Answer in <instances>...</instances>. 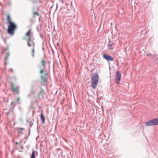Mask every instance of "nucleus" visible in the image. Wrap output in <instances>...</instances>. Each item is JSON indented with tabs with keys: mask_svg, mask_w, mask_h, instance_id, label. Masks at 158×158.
Segmentation results:
<instances>
[{
	"mask_svg": "<svg viewBox=\"0 0 158 158\" xmlns=\"http://www.w3.org/2000/svg\"><path fill=\"white\" fill-rule=\"evenodd\" d=\"M9 23L7 32L9 34H13L16 28V25L13 22H10Z\"/></svg>",
	"mask_w": 158,
	"mask_h": 158,
	"instance_id": "obj_2",
	"label": "nucleus"
},
{
	"mask_svg": "<svg viewBox=\"0 0 158 158\" xmlns=\"http://www.w3.org/2000/svg\"><path fill=\"white\" fill-rule=\"evenodd\" d=\"M10 55V54L9 53H7V57H5V61H6L8 59V57Z\"/></svg>",
	"mask_w": 158,
	"mask_h": 158,
	"instance_id": "obj_17",
	"label": "nucleus"
},
{
	"mask_svg": "<svg viewBox=\"0 0 158 158\" xmlns=\"http://www.w3.org/2000/svg\"><path fill=\"white\" fill-rule=\"evenodd\" d=\"M92 87L93 88L95 89L98 84V76L97 73H95L93 75V76L91 77Z\"/></svg>",
	"mask_w": 158,
	"mask_h": 158,
	"instance_id": "obj_1",
	"label": "nucleus"
},
{
	"mask_svg": "<svg viewBox=\"0 0 158 158\" xmlns=\"http://www.w3.org/2000/svg\"><path fill=\"white\" fill-rule=\"evenodd\" d=\"M31 29H29V31L26 33V36H31L30 35H29V34L31 33Z\"/></svg>",
	"mask_w": 158,
	"mask_h": 158,
	"instance_id": "obj_15",
	"label": "nucleus"
},
{
	"mask_svg": "<svg viewBox=\"0 0 158 158\" xmlns=\"http://www.w3.org/2000/svg\"><path fill=\"white\" fill-rule=\"evenodd\" d=\"M15 104V106L16 105L15 102L13 101V102H11V105L12 106L13 105V104Z\"/></svg>",
	"mask_w": 158,
	"mask_h": 158,
	"instance_id": "obj_22",
	"label": "nucleus"
},
{
	"mask_svg": "<svg viewBox=\"0 0 158 158\" xmlns=\"http://www.w3.org/2000/svg\"><path fill=\"white\" fill-rule=\"evenodd\" d=\"M19 109H20V110H21V108L20 107H19Z\"/></svg>",
	"mask_w": 158,
	"mask_h": 158,
	"instance_id": "obj_32",
	"label": "nucleus"
},
{
	"mask_svg": "<svg viewBox=\"0 0 158 158\" xmlns=\"http://www.w3.org/2000/svg\"><path fill=\"white\" fill-rule=\"evenodd\" d=\"M35 151L34 150H33L32 152V153L31 155V158H35Z\"/></svg>",
	"mask_w": 158,
	"mask_h": 158,
	"instance_id": "obj_13",
	"label": "nucleus"
},
{
	"mask_svg": "<svg viewBox=\"0 0 158 158\" xmlns=\"http://www.w3.org/2000/svg\"><path fill=\"white\" fill-rule=\"evenodd\" d=\"M19 87H17L16 88H13L12 89H11L14 93L18 94L19 93Z\"/></svg>",
	"mask_w": 158,
	"mask_h": 158,
	"instance_id": "obj_10",
	"label": "nucleus"
},
{
	"mask_svg": "<svg viewBox=\"0 0 158 158\" xmlns=\"http://www.w3.org/2000/svg\"><path fill=\"white\" fill-rule=\"evenodd\" d=\"M17 129H19L20 130H21L22 131L23 130V128H17Z\"/></svg>",
	"mask_w": 158,
	"mask_h": 158,
	"instance_id": "obj_24",
	"label": "nucleus"
},
{
	"mask_svg": "<svg viewBox=\"0 0 158 158\" xmlns=\"http://www.w3.org/2000/svg\"><path fill=\"white\" fill-rule=\"evenodd\" d=\"M10 70L12 72H13V69H10Z\"/></svg>",
	"mask_w": 158,
	"mask_h": 158,
	"instance_id": "obj_27",
	"label": "nucleus"
},
{
	"mask_svg": "<svg viewBox=\"0 0 158 158\" xmlns=\"http://www.w3.org/2000/svg\"><path fill=\"white\" fill-rule=\"evenodd\" d=\"M7 20L8 21V22L9 23L10 22H12V21H11L10 17V15H7Z\"/></svg>",
	"mask_w": 158,
	"mask_h": 158,
	"instance_id": "obj_14",
	"label": "nucleus"
},
{
	"mask_svg": "<svg viewBox=\"0 0 158 158\" xmlns=\"http://www.w3.org/2000/svg\"><path fill=\"white\" fill-rule=\"evenodd\" d=\"M19 120L20 122H23V120L22 118H20L19 119Z\"/></svg>",
	"mask_w": 158,
	"mask_h": 158,
	"instance_id": "obj_23",
	"label": "nucleus"
},
{
	"mask_svg": "<svg viewBox=\"0 0 158 158\" xmlns=\"http://www.w3.org/2000/svg\"><path fill=\"white\" fill-rule=\"evenodd\" d=\"M31 39V36H29V38L27 39V45L29 47L33 46V47H35V43Z\"/></svg>",
	"mask_w": 158,
	"mask_h": 158,
	"instance_id": "obj_5",
	"label": "nucleus"
},
{
	"mask_svg": "<svg viewBox=\"0 0 158 158\" xmlns=\"http://www.w3.org/2000/svg\"><path fill=\"white\" fill-rule=\"evenodd\" d=\"M148 56H151V54H148L147 55Z\"/></svg>",
	"mask_w": 158,
	"mask_h": 158,
	"instance_id": "obj_29",
	"label": "nucleus"
},
{
	"mask_svg": "<svg viewBox=\"0 0 158 158\" xmlns=\"http://www.w3.org/2000/svg\"><path fill=\"white\" fill-rule=\"evenodd\" d=\"M41 62L42 65L44 66L43 68L40 71V73L42 74L44 72H45L46 71L45 69L46 66V62L44 60H42Z\"/></svg>",
	"mask_w": 158,
	"mask_h": 158,
	"instance_id": "obj_8",
	"label": "nucleus"
},
{
	"mask_svg": "<svg viewBox=\"0 0 158 158\" xmlns=\"http://www.w3.org/2000/svg\"><path fill=\"white\" fill-rule=\"evenodd\" d=\"M44 94V90L43 89H41L38 94L39 98H43V95Z\"/></svg>",
	"mask_w": 158,
	"mask_h": 158,
	"instance_id": "obj_11",
	"label": "nucleus"
},
{
	"mask_svg": "<svg viewBox=\"0 0 158 158\" xmlns=\"http://www.w3.org/2000/svg\"><path fill=\"white\" fill-rule=\"evenodd\" d=\"M34 48H35V47H33V48L32 49V56L33 57H34V54L35 52Z\"/></svg>",
	"mask_w": 158,
	"mask_h": 158,
	"instance_id": "obj_16",
	"label": "nucleus"
},
{
	"mask_svg": "<svg viewBox=\"0 0 158 158\" xmlns=\"http://www.w3.org/2000/svg\"><path fill=\"white\" fill-rule=\"evenodd\" d=\"M33 14L34 15H36L38 16H39V13L37 12H34L33 13Z\"/></svg>",
	"mask_w": 158,
	"mask_h": 158,
	"instance_id": "obj_20",
	"label": "nucleus"
},
{
	"mask_svg": "<svg viewBox=\"0 0 158 158\" xmlns=\"http://www.w3.org/2000/svg\"><path fill=\"white\" fill-rule=\"evenodd\" d=\"M10 85L11 86V89H12L13 88H14V84L13 83H11Z\"/></svg>",
	"mask_w": 158,
	"mask_h": 158,
	"instance_id": "obj_21",
	"label": "nucleus"
},
{
	"mask_svg": "<svg viewBox=\"0 0 158 158\" xmlns=\"http://www.w3.org/2000/svg\"><path fill=\"white\" fill-rule=\"evenodd\" d=\"M33 125V123L30 122L29 123V126L30 127H31Z\"/></svg>",
	"mask_w": 158,
	"mask_h": 158,
	"instance_id": "obj_19",
	"label": "nucleus"
},
{
	"mask_svg": "<svg viewBox=\"0 0 158 158\" xmlns=\"http://www.w3.org/2000/svg\"><path fill=\"white\" fill-rule=\"evenodd\" d=\"M107 48L108 49L111 50L113 49L114 48V44L113 42H111L110 40H109L108 42Z\"/></svg>",
	"mask_w": 158,
	"mask_h": 158,
	"instance_id": "obj_9",
	"label": "nucleus"
},
{
	"mask_svg": "<svg viewBox=\"0 0 158 158\" xmlns=\"http://www.w3.org/2000/svg\"><path fill=\"white\" fill-rule=\"evenodd\" d=\"M18 131L19 133H22V131L21 130H20L19 129H18Z\"/></svg>",
	"mask_w": 158,
	"mask_h": 158,
	"instance_id": "obj_25",
	"label": "nucleus"
},
{
	"mask_svg": "<svg viewBox=\"0 0 158 158\" xmlns=\"http://www.w3.org/2000/svg\"><path fill=\"white\" fill-rule=\"evenodd\" d=\"M21 148L22 149H24L23 147V145H21Z\"/></svg>",
	"mask_w": 158,
	"mask_h": 158,
	"instance_id": "obj_26",
	"label": "nucleus"
},
{
	"mask_svg": "<svg viewBox=\"0 0 158 158\" xmlns=\"http://www.w3.org/2000/svg\"><path fill=\"white\" fill-rule=\"evenodd\" d=\"M121 73L119 71H117L116 72V75H115V81L116 83L117 84H118L119 83V81L121 79Z\"/></svg>",
	"mask_w": 158,
	"mask_h": 158,
	"instance_id": "obj_4",
	"label": "nucleus"
},
{
	"mask_svg": "<svg viewBox=\"0 0 158 158\" xmlns=\"http://www.w3.org/2000/svg\"><path fill=\"white\" fill-rule=\"evenodd\" d=\"M20 98L19 97L18 98H17V102H18V103L19 104H20L21 103V102L20 101Z\"/></svg>",
	"mask_w": 158,
	"mask_h": 158,
	"instance_id": "obj_18",
	"label": "nucleus"
},
{
	"mask_svg": "<svg viewBox=\"0 0 158 158\" xmlns=\"http://www.w3.org/2000/svg\"><path fill=\"white\" fill-rule=\"evenodd\" d=\"M41 76V78L42 80L44 82H46L47 80V77L48 76V73H42Z\"/></svg>",
	"mask_w": 158,
	"mask_h": 158,
	"instance_id": "obj_7",
	"label": "nucleus"
},
{
	"mask_svg": "<svg viewBox=\"0 0 158 158\" xmlns=\"http://www.w3.org/2000/svg\"><path fill=\"white\" fill-rule=\"evenodd\" d=\"M103 58L108 61H113L114 60L113 58L111 56L107 55L106 54H103Z\"/></svg>",
	"mask_w": 158,
	"mask_h": 158,
	"instance_id": "obj_6",
	"label": "nucleus"
},
{
	"mask_svg": "<svg viewBox=\"0 0 158 158\" xmlns=\"http://www.w3.org/2000/svg\"><path fill=\"white\" fill-rule=\"evenodd\" d=\"M5 63V64H6V62H5V63Z\"/></svg>",
	"mask_w": 158,
	"mask_h": 158,
	"instance_id": "obj_31",
	"label": "nucleus"
},
{
	"mask_svg": "<svg viewBox=\"0 0 158 158\" xmlns=\"http://www.w3.org/2000/svg\"><path fill=\"white\" fill-rule=\"evenodd\" d=\"M40 118L43 123H44L45 120V117L43 115V111H42L40 114Z\"/></svg>",
	"mask_w": 158,
	"mask_h": 158,
	"instance_id": "obj_12",
	"label": "nucleus"
},
{
	"mask_svg": "<svg viewBox=\"0 0 158 158\" xmlns=\"http://www.w3.org/2000/svg\"><path fill=\"white\" fill-rule=\"evenodd\" d=\"M16 145L18 144V142H17V143H16Z\"/></svg>",
	"mask_w": 158,
	"mask_h": 158,
	"instance_id": "obj_34",
	"label": "nucleus"
},
{
	"mask_svg": "<svg viewBox=\"0 0 158 158\" xmlns=\"http://www.w3.org/2000/svg\"><path fill=\"white\" fill-rule=\"evenodd\" d=\"M158 124V118H154L148 121L146 123V125L148 126H152Z\"/></svg>",
	"mask_w": 158,
	"mask_h": 158,
	"instance_id": "obj_3",
	"label": "nucleus"
},
{
	"mask_svg": "<svg viewBox=\"0 0 158 158\" xmlns=\"http://www.w3.org/2000/svg\"><path fill=\"white\" fill-rule=\"evenodd\" d=\"M28 96L29 97H30L31 96V94H30L28 95Z\"/></svg>",
	"mask_w": 158,
	"mask_h": 158,
	"instance_id": "obj_30",
	"label": "nucleus"
},
{
	"mask_svg": "<svg viewBox=\"0 0 158 158\" xmlns=\"http://www.w3.org/2000/svg\"><path fill=\"white\" fill-rule=\"evenodd\" d=\"M34 93V92H31V94Z\"/></svg>",
	"mask_w": 158,
	"mask_h": 158,
	"instance_id": "obj_33",
	"label": "nucleus"
},
{
	"mask_svg": "<svg viewBox=\"0 0 158 158\" xmlns=\"http://www.w3.org/2000/svg\"><path fill=\"white\" fill-rule=\"evenodd\" d=\"M8 50V48H6L4 49L5 51H6V50Z\"/></svg>",
	"mask_w": 158,
	"mask_h": 158,
	"instance_id": "obj_28",
	"label": "nucleus"
}]
</instances>
